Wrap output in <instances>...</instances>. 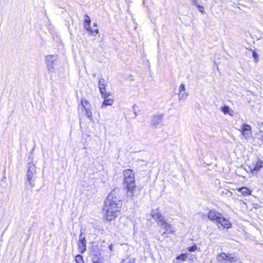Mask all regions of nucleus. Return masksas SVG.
Returning a JSON list of instances; mask_svg holds the SVG:
<instances>
[{"mask_svg":"<svg viewBox=\"0 0 263 263\" xmlns=\"http://www.w3.org/2000/svg\"><path fill=\"white\" fill-rule=\"evenodd\" d=\"M109 250L112 251L113 249V246L112 245H110L109 246Z\"/></svg>","mask_w":263,"mask_h":263,"instance_id":"nucleus-31","label":"nucleus"},{"mask_svg":"<svg viewBox=\"0 0 263 263\" xmlns=\"http://www.w3.org/2000/svg\"><path fill=\"white\" fill-rule=\"evenodd\" d=\"M123 176V185L127 190V195L129 196L133 197V192L136 188L135 174L132 170L127 169L124 171Z\"/></svg>","mask_w":263,"mask_h":263,"instance_id":"nucleus-2","label":"nucleus"},{"mask_svg":"<svg viewBox=\"0 0 263 263\" xmlns=\"http://www.w3.org/2000/svg\"><path fill=\"white\" fill-rule=\"evenodd\" d=\"M56 60V57L53 55H49L46 57V63L47 69L50 72H54L55 71Z\"/></svg>","mask_w":263,"mask_h":263,"instance_id":"nucleus-5","label":"nucleus"},{"mask_svg":"<svg viewBox=\"0 0 263 263\" xmlns=\"http://www.w3.org/2000/svg\"><path fill=\"white\" fill-rule=\"evenodd\" d=\"M93 263H100V262L97 261V262H93Z\"/></svg>","mask_w":263,"mask_h":263,"instance_id":"nucleus-35","label":"nucleus"},{"mask_svg":"<svg viewBox=\"0 0 263 263\" xmlns=\"http://www.w3.org/2000/svg\"><path fill=\"white\" fill-rule=\"evenodd\" d=\"M90 22L91 21L90 17L87 14H85L84 15V28L85 29L89 28Z\"/></svg>","mask_w":263,"mask_h":263,"instance_id":"nucleus-17","label":"nucleus"},{"mask_svg":"<svg viewBox=\"0 0 263 263\" xmlns=\"http://www.w3.org/2000/svg\"><path fill=\"white\" fill-rule=\"evenodd\" d=\"M93 26H95V27H97V24H95V23L93 24Z\"/></svg>","mask_w":263,"mask_h":263,"instance_id":"nucleus-34","label":"nucleus"},{"mask_svg":"<svg viewBox=\"0 0 263 263\" xmlns=\"http://www.w3.org/2000/svg\"><path fill=\"white\" fill-rule=\"evenodd\" d=\"M193 4H194V5L196 6H197V5H198L197 4V2L196 0H194Z\"/></svg>","mask_w":263,"mask_h":263,"instance_id":"nucleus-32","label":"nucleus"},{"mask_svg":"<svg viewBox=\"0 0 263 263\" xmlns=\"http://www.w3.org/2000/svg\"><path fill=\"white\" fill-rule=\"evenodd\" d=\"M221 215L222 214L219 212L214 210H211L209 211L208 216L210 220L216 221L217 222L219 219L220 218Z\"/></svg>","mask_w":263,"mask_h":263,"instance_id":"nucleus-8","label":"nucleus"},{"mask_svg":"<svg viewBox=\"0 0 263 263\" xmlns=\"http://www.w3.org/2000/svg\"><path fill=\"white\" fill-rule=\"evenodd\" d=\"M36 172L35 167L32 162H29L28 164V170L27 172V184L30 187H33L34 184L33 176Z\"/></svg>","mask_w":263,"mask_h":263,"instance_id":"nucleus-4","label":"nucleus"},{"mask_svg":"<svg viewBox=\"0 0 263 263\" xmlns=\"http://www.w3.org/2000/svg\"><path fill=\"white\" fill-rule=\"evenodd\" d=\"M262 167H263V162L259 161L256 163L253 169L251 170V172L252 173H254L255 172L257 173Z\"/></svg>","mask_w":263,"mask_h":263,"instance_id":"nucleus-13","label":"nucleus"},{"mask_svg":"<svg viewBox=\"0 0 263 263\" xmlns=\"http://www.w3.org/2000/svg\"><path fill=\"white\" fill-rule=\"evenodd\" d=\"M220 110L222 111L224 115L228 114L231 116H233L234 115V111L228 106L224 105L221 107Z\"/></svg>","mask_w":263,"mask_h":263,"instance_id":"nucleus-12","label":"nucleus"},{"mask_svg":"<svg viewBox=\"0 0 263 263\" xmlns=\"http://www.w3.org/2000/svg\"><path fill=\"white\" fill-rule=\"evenodd\" d=\"M89 32L90 34L93 36H96L99 32V30L98 28H94L92 29L90 26L89 27V28L88 29H86Z\"/></svg>","mask_w":263,"mask_h":263,"instance_id":"nucleus-20","label":"nucleus"},{"mask_svg":"<svg viewBox=\"0 0 263 263\" xmlns=\"http://www.w3.org/2000/svg\"><path fill=\"white\" fill-rule=\"evenodd\" d=\"M86 243L87 241L86 238H79L77 245L79 252L83 254L86 250Z\"/></svg>","mask_w":263,"mask_h":263,"instance_id":"nucleus-7","label":"nucleus"},{"mask_svg":"<svg viewBox=\"0 0 263 263\" xmlns=\"http://www.w3.org/2000/svg\"><path fill=\"white\" fill-rule=\"evenodd\" d=\"M238 191L245 196L250 195L251 194V191L246 187H242L237 189Z\"/></svg>","mask_w":263,"mask_h":263,"instance_id":"nucleus-15","label":"nucleus"},{"mask_svg":"<svg viewBox=\"0 0 263 263\" xmlns=\"http://www.w3.org/2000/svg\"><path fill=\"white\" fill-rule=\"evenodd\" d=\"M185 90V85L183 84H181L179 87V92H181L182 91H184Z\"/></svg>","mask_w":263,"mask_h":263,"instance_id":"nucleus-28","label":"nucleus"},{"mask_svg":"<svg viewBox=\"0 0 263 263\" xmlns=\"http://www.w3.org/2000/svg\"><path fill=\"white\" fill-rule=\"evenodd\" d=\"M135 116H137V114L136 112H135Z\"/></svg>","mask_w":263,"mask_h":263,"instance_id":"nucleus-36","label":"nucleus"},{"mask_svg":"<svg viewBox=\"0 0 263 263\" xmlns=\"http://www.w3.org/2000/svg\"><path fill=\"white\" fill-rule=\"evenodd\" d=\"M230 254H227L224 253H222L218 255L217 257V259L220 262H223L224 260L228 261V257H229V255Z\"/></svg>","mask_w":263,"mask_h":263,"instance_id":"nucleus-14","label":"nucleus"},{"mask_svg":"<svg viewBox=\"0 0 263 263\" xmlns=\"http://www.w3.org/2000/svg\"><path fill=\"white\" fill-rule=\"evenodd\" d=\"M228 262L230 263H241L238 257L234 256L232 254H230L228 257Z\"/></svg>","mask_w":263,"mask_h":263,"instance_id":"nucleus-16","label":"nucleus"},{"mask_svg":"<svg viewBox=\"0 0 263 263\" xmlns=\"http://www.w3.org/2000/svg\"><path fill=\"white\" fill-rule=\"evenodd\" d=\"M105 88L106 87H102V88H100V91L102 97H108L110 95L109 93L106 92Z\"/></svg>","mask_w":263,"mask_h":263,"instance_id":"nucleus-21","label":"nucleus"},{"mask_svg":"<svg viewBox=\"0 0 263 263\" xmlns=\"http://www.w3.org/2000/svg\"><path fill=\"white\" fill-rule=\"evenodd\" d=\"M106 82L104 79H100L99 81V89L106 87Z\"/></svg>","mask_w":263,"mask_h":263,"instance_id":"nucleus-24","label":"nucleus"},{"mask_svg":"<svg viewBox=\"0 0 263 263\" xmlns=\"http://www.w3.org/2000/svg\"><path fill=\"white\" fill-rule=\"evenodd\" d=\"M81 104L83 108H90V103L85 98H82L81 100Z\"/></svg>","mask_w":263,"mask_h":263,"instance_id":"nucleus-18","label":"nucleus"},{"mask_svg":"<svg viewBox=\"0 0 263 263\" xmlns=\"http://www.w3.org/2000/svg\"><path fill=\"white\" fill-rule=\"evenodd\" d=\"M84 109L85 110V116L87 117H88L90 120L92 121L93 120L92 114L90 110V108H85Z\"/></svg>","mask_w":263,"mask_h":263,"instance_id":"nucleus-19","label":"nucleus"},{"mask_svg":"<svg viewBox=\"0 0 263 263\" xmlns=\"http://www.w3.org/2000/svg\"><path fill=\"white\" fill-rule=\"evenodd\" d=\"M241 132L247 140L249 139L252 137L251 127L247 124H243L242 125Z\"/></svg>","mask_w":263,"mask_h":263,"instance_id":"nucleus-6","label":"nucleus"},{"mask_svg":"<svg viewBox=\"0 0 263 263\" xmlns=\"http://www.w3.org/2000/svg\"><path fill=\"white\" fill-rule=\"evenodd\" d=\"M197 7L198 8L199 12H201L202 14L205 13L204 8L203 6L199 5H197Z\"/></svg>","mask_w":263,"mask_h":263,"instance_id":"nucleus-26","label":"nucleus"},{"mask_svg":"<svg viewBox=\"0 0 263 263\" xmlns=\"http://www.w3.org/2000/svg\"><path fill=\"white\" fill-rule=\"evenodd\" d=\"M108 97H103L104 100L101 106V108L103 109L106 106L112 105L113 104L114 102V99L108 98Z\"/></svg>","mask_w":263,"mask_h":263,"instance_id":"nucleus-11","label":"nucleus"},{"mask_svg":"<svg viewBox=\"0 0 263 263\" xmlns=\"http://www.w3.org/2000/svg\"><path fill=\"white\" fill-rule=\"evenodd\" d=\"M187 258V255L185 254H181L176 257L177 260H181L184 261Z\"/></svg>","mask_w":263,"mask_h":263,"instance_id":"nucleus-25","label":"nucleus"},{"mask_svg":"<svg viewBox=\"0 0 263 263\" xmlns=\"http://www.w3.org/2000/svg\"><path fill=\"white\" fill-rule=\"evenodd\" d=\"M253 56L254 57V58H256V57H257V54L255 52H253Z\"/></svg>","mask_w":263,"mask_h":263,"instance_id":"nucleus-30","label":"nucleus"},{"mask_svg":"<svg viewBox=\"0 0 263 263\" xmlns=\"http://www.w3.org/2000/svg\"><path fill=\"white\" fill-rule=\"evenodd\" d=\"M188 93L186 92H179V94H178V96H179V99L180 100L181 99H185L186 98V97L188 96Z\"/></svg>","mask_w":263,"mask_h":263,"instance_id":"nucleus-23","label":"nucleus"},{"mask_svg":"<svg viewBox=\"0 0 263 263\" xmlns=\"http://www.w3.org/2000/svg\"><path fill=\"white\" fill-rule=\"evenodd\" d=\"M122 201L116 195L115 191L108 195L104 203L106 218L108 221L115 219L120 213Z\"/></svg>","mask_w":263,"mask_h":263,"instance_id":"nucleus-1","label":"nucleus"},{"mask_svg":"<svg viewBox=\"0 0 263 263\" xmlns=\"http://www.w3.org/2000/svg\"><path fill=\"white\" fill-rule=\"evenodd\" d=\"M163 116L162 115L159 114L154 116L152 120V123L154 125H157L162 121Z\"/></svg>","mask_w":263,"mask_h":263,"instance_id":"nucleus-10","label":"nucleus"},{"mask_svg":"<svg viewBox=\"0 0 263 263\" xmlns=\"http://www.w3.org/2000/svg\"><path fill=\"white\" fill-rule=\"evenodd\" d=\"M75 261L76 263H84L83 256L80 254L76 255Z\"/></svg>","mask_w":263,"mask_h":263,"instance_id":"nucleus-22","label":"nucleus"},{"mask_svg":"<svg viewBox=\"0 0 263 263\" xmlns=\"http://www.w3.org/2000/svg\"><path fill=\"white\" fill-rule=\"evenodd\" d=\"M260 140L261 141V143L262 144H263V136H262L260 138Z\"/></svg>","mask_w":263,"mask_h":263,"instance_id":"nucleus-33","label":"nucleus"},{"mask_svg":"<svg viewBox=\"0 0 263 263\" xmlns=\"http://www.w3.org/2000/svg\"><path fill=\"white\" fill-rule=\"evenodd\" d=\"M176 263H180V262H176Z\"/></svg>","mask_w":263,"mask_h":263,"instance_id":"nucleus-37","label":"nucleus"},{"mask_svg":"<svg viewBox=\"0 0 263 263\" xmlns=\"http://www.w3.org/2000/svg\"><path fill=\"white\" fill-rule=\"evenodd\" d=\"M151 215L153 218L157 221L158 224L165 230V231L163 232V234H165L167 232H173L171 226L166 222L158 209L153 210L152 211Z\"/></svg>","mask_w":263,"mask_h":263,"instance_id":"nucleus-3","label":"nucleus"},{"mask_svg":"<svg viewBox=\"0 0 263 263\" xmlns=\"http://www.w3.org/2000/svg\"><path fill=\"white\" fill-rule=\"evenodd\" d=\"M217 222L224 228L229 229L231 226V224L229 220L224 218L222 215H221L220 218L219 219Z\"/></svg>","mask_w":263,"mask_h":263,"instance_id":"nucleus-9","label":"nucleus"},{"mask_svg":"<svg viewBox=\"0 0 263 263\" xmlns=\"http://www.w3.org/2000/svg\"><path fill=\"white\" fill-rule=\"evenodd\" d=\"M84 234V231L83 229H81L80 230V234L79 238H81V237H82L83 238H86V237Z\"/></svg>","mask_w":263,"mask_h":263,"instance_id":"nucleus-29","label":"nucleus"},{"mask_svg":"<svg viewBox=\"0 0 263 263\" xmlns=\"http://www.w3.org/2000/svg\"><path fill=\"white\" fill-rule=\"evenodd\" d=\"M198 248L196 245L192 246L187 248L190 252H194L197 250Z\"/></svg>","mask_w":263,"mask_h":263,"instance_id":"nucleus-27","label":"nucleus"}]
</instances>
